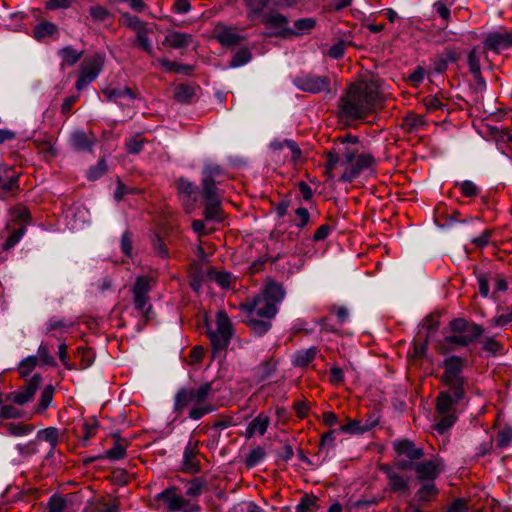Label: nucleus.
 <instances>
[{
  "label": "nucleus",
  "mask_w": 512,
  "mask_h": 512,
  "mask_svg": "<svg viewBox=\"0 0 512 512\" xmlns=\"http://www.w3.org/2000/svg\"><path fill=\"white\" fill-rule=\"evenodd\" d=\"M444 374L443 381L453 391L456 399H461L464 395L463 378L461 376L463 369V360L459 356H450L443 362Z\"/></svg>",
  "instance_id": "obj_7"
},
{
  "label": "nucleus",
  "mask_w": 512,
  "mask_h": 512,
  "mask_svg": "<svg viewBox=\"0 0 512 512\" xmlns=\"http://www.w3.org/2000/svg\"><path fill=\"white\" fill-rule=\"evenodd\" d=\"M381 471L387 475L391 490L400 493L408 491V480L403 474L387 465L381 466Z\"/></svg>",
  "instance_id": "obj_18"
},
{
  "label": "nucleus",
  "mask_w": 512,
  "mask_h": 512,
  "mask_svg": "<svg viewBox=\"0 0 512 512\" xmlns=\"http://www.w3.org/2000/svg\"><path fill=\"white\" fill-rule=\"evenodd\" d=\"M5 427H6V430L9 435L17 436V437L27 435V434L31 433L33 430L32 425L23 424V423H14V422L7 423L5 425Z\"/></svg>",
  "instance_id": "obj_45"
},
{
  "label": "nucleus",
  "mask_w": 512,
  "mask_h": 512,
  "mask_svg": "<svg viewBox=\"0 0 512 512\" xmlns=\"http://www.w3.org/2000/svg\"><path fill=\"white\" fill-rule=\"evenodd\" d=\"M197 454V442H189L185 448L183 460L185 469L191 473H198L200 469L199 463L196 461Z\"/></svg>",
  "instance_id": "obj_24"
},
{
  "label": "nucleus",
  "mask_w": 512,
  "mask_h": 512,
  "mask_svg": "<svg viewBox=\"0 0 512 512\" xmlns=\"http://www.w3.org/2000/svg\"><path fill=\"white\" fill-rule=\"evenodd\" d=\"M437 495L438 489L434 483L425 484L416 492V498L423 503L433 501Z\"/></svg>",
  "instance_id": "obj_36"
},
{
  "label": "nucleus",
  "mask_w": 512,
  "mask_h": 512,
  "mask_svg": "<svg viewBox=\"0 0 512 512\" xmlns=\"http://www.w3.org/2000/svg\"><path fill=\"white\" fill-rule=\"evenodd\" d=\"M262 23L269 30L268 37H292L297 33L288 26V19L279 13L270 14L262 18Z\"/></svg>",
  "instance_id": "obj_11"
},
{
  "label": "nucleus",
  "mask_w": 512,
  "mask_h": 512,
  "mask_svg": "<svg viewBox=\"0 0 512 512\" xmlns=\"http://www.w3.org/2000/svg\"><path fill=\"white\" fill-rule=\"evenodd\" d=\"M58 27L52 22H42L33 29V37L37 41H45L48 37L57 35Z\"/></svg>",
  "instance_id": "obj_26"
},
{
  "label": "nucleus",
  "mask_w": 512,
  "mask_h": 512,
  "mask_svg": "<svg viewBox=\"0 0 512 512\" xmlns=\"http://www.w3.org/2000/svg\"><path fill=\"white\" fill-rule=\"evenodd\" d=\"M94 141L95 139L92 134H86L83 131H76L71 137V144L78 151H89Z\"/></svg>",
  "instance_id": "obj_25"
},
{
  "label": "nucleus",
  "mask_w": 512,
  "mask_h": 512,
  "mask_svg": "<svg viewBox=\"0 0 512 512\" xmlns=\"http://www.w3.org/2000/svg\"><path fill=\"white\" fill-rule=\"evenodd\" d=\"M359 137L347 135L339 137L334 143L333 148L326 153L328 170L336 165L343 166V172L340 180L351 182L357 179L366 169L376 165L375 157L369 152L359 151Z\"/></svg>",
  "instance_id": "obj_2"
},
{
  "label": "nucleus",
  "mask_w": 512,
  "mask_h": 512,
  "mask_svg": "<svg viewBox=\"0 0 512 512\" xmlns=\"http://www.w3.org/2000/svg\"><path fill=\"white\" fill-rule=\"evenodd\" d=\"M212 397L211 383L181 389L175 396L174 411L180 413L190 407L189 417L198 420L216 409V406L209 401Z\"/></svg>",
  "instance_id": "obj_4"
},
{
  "label": "nucleus",
  "mask_w": 512,
  "mask_h": 512,
  "mask_svg": "<svg viewBox=\"0 0 512 512\" xmlns=\"http://www.w3.org/2000/svg\"><path fill=\"white\" fill-rule=\"evenodd\" d=\"M204 215L207 220L221 221L222 220V209L220 206V200H208L204 210Z\"/></svg>",
  "instance_id": "obj_34"
},
{
  "label": "nucleus",
  "mask_w": 512,
  "mask_h": 512,
  "mask_svg": "<svg viewBox=\"0 0 512 512\" xmlns=\"http://www.w3.org/2000/svg\"><path fill=\"white\" fill-rule=\"evenodd\" d=\"M265 456L266 453L262 447L251 450L245 460L246 467L252 469V467L258 466L264 460Z\"/></svg>",
  "instance_id": "obj_41"
},
{
  "label": "nucleus",
  "mask_w": 512,
  "mask_h": 512,
  "mask_svg": "<svg viewBox=\"0 0 512 512\" xmlns=\"http://www.w3.org/2000/svg\"><path fill=\"white\" fill-rule=\"evenodd\" d=\"M195 95V89L188 85H180L175 90V99L179 103H190Z\"/></svg>",
  "instance_id": "obj_40"
},
{
  "label": "nucleus",
  "mask_w": 512,
  "mask_h": 512,
  "mask_svg": "<svg viewBox=\"0 0 512 512\" xmlns=\"http://www.w3.org/2000/svg\"><path fill=\"white\" fill-rule=\"evenodd\" d=\"M59 54L62 57L63 62L69 66L76 64L82 57V51H78L72 46L62 48Z\"/></svg>",
  "instance_id": "obj_38"
},
{
  "label": "nucleus",
  "mask_w": 512,
  "mask_h": 512,
  "mask_svg": "<svg viewBox=\"0 0 512 512\" xmlns=\"http://www.w3.org/2000/svg\"><path fill=\"white\" fill-rule=\"evenodd\" d=\"M203 484L198 479L193 480L186 490V495L189 497H197L202 493Z\"/></svg>",
  "instance_id": "obj_63"
},
{
  "label": "nucleus",
  "mask_w": 512,
  "mask_h": 512,
  "mask_svg": "<svg viewBox=\"0 0 512 512\" xmlns=\"http://www.w3.org/2000/svg\"><path fill=\"white\" fill-rule=\"evenodd\" d=\"M177 189L183 204L187 208H193L197 201L198 187L186 178L177 180Z\"/></svg>",
  "instance_id": "obj_16"
},
{
  "label": "nucleus",
  "mask_w": 512,
  "mask_h": 512,
  "mask_svg": "<svg viewBox=\"0 0 512 512\" xmlns=\"http://www.w3.org/2000/svg\"><path fill=\"white\" fill-rule=\"evenodd\" d=\"M66 502L61 497L53 496L49 501L48 512H63Z\"/></svg>",
  "instance_id": "obj_62"
},
{
  "label": "nucleus",
  "mask_w": 512,
  "mask_h": 512,
  "mask_svg": "<svg viewBox=\"0 0 512 512\" xmlns=\"http://www.w3.org/2000/svg\"><path fill=\"white\" fill-rule=\"evenodd\" d=\"M512 45V35L505 31L490 33L484 40V50H491L500 53Z\"/></svg>",
  "instance_id": "obj_14"
},
{
  "label": "nucleus",
  "mask_w": 512,
  "mask_h": 512,
  "mask_svg": "<svg viewBox=\"0 0 512 512\" xmlns=\"http://www.w3.org/2000/svg\"><path fill=\"white\" fill-rule=\"evenodd\" d=\"M317 354L318 348L316 346H311L310 348L307 349L298 350L294 354V357H292V363H294V365L296 366L304 367L308 365L311 361H313Z\"/></svg>",
  "instance_id": "obj_27"
},
{
  "label": "nucleus",
  "mask_w": 512,
  "mask_h": 512,
  "mask_svg": "<svg viewBox=\"0 0 512 512\" xmlns=\"http://www.w3.org/2000/svg\"><path fill=\"white\" fill-rule=\"evenodd\" d=\"M377 425V421L362 424L359 420H349L340 427V431L348 434H363Z\"/></svg>",
  "instance_id": "obj_28"
},
{
  "label": "nucleus",
  "mask_w": 512,
  "mask_h": 512,
  "mask_svg": "<svg viewBox=\"0 0 512 512\" xmlns=\"http://www.w3.org/2000/svg\"><path fill=\"white\" fill-rule=\"evenodd\" d=\"M127 444L125 440L118 438L113 448L106 450L103 458L113 461L122 460L126 456Z\"/></svg>",
  "instance_id": "obj_31"
},
{
  "label": "nucleus",
  "mask_w": 512,
  "mask_h": 512,
  "mask_svg": "<svg viewBox=\"0 0 512 512\" xmlns=\"http://www.w3.org/2000/svg\"><path fill=\"white\" fill-rule=\"evenodd\" d=\"M123 20L125 25L133 30L136 34L147 29L146 23L141 21L137 16L126 13L123 14Z\"/></svg>",
  "instance_id": "obj_46"
},
{
  "label": "nucleus",
  "mask_w": 512,
  "mask_h": 512,
  "mask_svg": "<svg viewBox=\"0 0 512 512\" xmlns=\"http://www.w3.org/2000/svg\"><path fill=\"white\" fill-rule=\"evenodd\" d=\"M285 290L282 284L268 281L257 295L241 304L246 314V323L257 336H262L271 328V319L278 312V304L284 299Z\"/></svg>",
  "instance_id": "obj_1"
},
{
  "label": "nucleus",
  "mask_w": 512,
  "mask_h": 512,
  "mask_svg": "<svg viewBox=\"0 0 512 512\" xmlns=\"http://www.w3.org/2000/svg\"><path fill=\"white\" fill-rule=\"evenodd\" d=\"M315 26L316 21L314 18H302L294 21V28L302 33L310 32Z\"/></svg>",
  "instance_id": "obj_56"
},
{
  "label": "nucleus",
  "mask_w": 512,
  "mask_h": 512,
  "mask_svg": "<svg viewBox=\"0 0 512 512\" xmlns=\"http://www.w3.org/2000/svg\"><path fill=\"white\" fill-rule=\"evenodd\" d=\"M270 424V417L261 412L248 425L246 433L249 437L255 434L264 435Z\"/></svg>",
  "instance_id": "obj_23"
},
{
  "label": "nucleus",
  "mask_w": 512,
  "mask_h": 512,
  "mask_svg": "<svg viewBox=\"0 0 512 512\" xmlns=\"http://www.w3.org/2000/svg\"><path fill=\"white\" fill-rule=\"evenodd\" d=\"M136 43L147 53H152V46L148 38V29L137 33Z\"/></svg>",
  "instance_id": "obj_60"
},
{
  "label": "nucleus",
  "mask_w": 512,
  "mask_h": 512,
  "mask_svg": "<svg viewBox=\"0 0 512 512\" xmlns=\"http://www.w3.org/2000/svg\"><path fill=\"white\" fill-rule=\"evenodd\" d=\"M393 447L398 455H403L411 461L419 460L424 456L423 449L416 447L414 443L409 440L396 441Z\"/></svg>",
  "instance_id": "obj_19"
},
{
  "label": "nucleus",
  "mask_w": 512,
  "mask_h": 512,
  "mask_svg": "<svg viewBox=\"0 0 512 512\" xmlns=\"http://www.w3.org/2000/svg\"><path fill=\"white\" fill-rule=\"evenodd\" d=\"M216 39L223 45H235L242 41V36L235 33L233 29L225 27L218 32Z\"/></svg>",
  "instance_id": "obj_33"
},
{
  "label": "nucleus",
  "mask_w": 512,
  "mask_h": 512,
  "mask_svg": "<svg viewBox=\"0 0 512 512\" xmlns=\"http://www.w3.org/2000/svg\"><path fill=\"white\" fill-rule=\"evenodd\" d=\"M152 285V278L141 276L136 278V281L132 287L134 307L141 315L145 317H148V313L151 310L148 293Z\"/></svg>",
  "instance_id": "obj_9"
},
{
  "label": "nucleus",
  "mask_w": 512,
  "mask_h": 512,
  "mask_svg": "<svg viewBox=\"0 0 512 512\" xmlns=\"http://www.w3.org/2000/svg\"><path fill=\"white\" fill-rule=\"evenodd\" d=\"M294 213H296V220H294V225L299 228L306 227L311 219L309 211L304 207H300Z\"/></svg>",
  "instance_id": "obj_55"
},
{
  "label": "nucleus",
  "mask_w": 512,
  "mask_h": 512,
  "mask_svg": "<svg viewBox=\"0 0 512 512\" xmlns=\"http://www.w3.org/2000/svg\"><path fill=\"white\" fill-rule=\"evenodd\" d=\"M207 336L214 357L228 347L233 337V324L224 311L220 310L216 313L214 326H207Z\"/></svg>",
  "instance_id": "obj_5"
},
{
  "label": "nucleus",
  "mask_w": 512,
  "mask_h": 512,
  "mask_svg": "<svg viewBox=\"0 0 512 512\" xmlns=\"http://www.w3.org/2000/svg\"><path fill=\"white\" fill-rule=\"evenodd\" d=\"M37 354L42 363L51 366L56 365L55 358L51 355L47 344H40L37 349Z\"/></svg>",
  "instance_id": "obj_52"
},
{
  "label": "nucleus",
  "mask_w": 512,
  "mask_h": 512,
  "mask_svg": "<svg viewBox=\"0 0 512 512\" xmlns=\"http://www.w3.org/2000/svg\"><path fill=\"white\" fill-rule=\"evenodd\" d=\"M192 41V35L173 31L164 36L163 44L175 49H181L189 46Z\"/></svg>",
  "instance_id": "obj_22"
},
{
  "label": "nucleus",
  "mask_w": 512,
  "mask_h": 512,
  "mask_svg": "<svg viewBox=\"0 0 512 512\" xmlns=\"http://www.w3.org/2000/svg\"><path fill=\"white\" fill-rule=\"evenodd\" d=\"M202 196L205 201L219 199L216 180L202 179Z\"/></svg>",
  "instance_id": "obj_44"
},
{
  "label": "nucleus",
  "mask_w": 512,
  "mask_h": 512,
  "mask_svg": "<svg viewBox=\"0 0 512 512\" xmlns=\"http://www.w3.org/2000/svg\"><path fill=\"white\" fill-rule=\"evenodd\" d=\"M317 498L315 496L305 495L299 504L296 505V512H313L317 508Z\"/></svg>",
  "instance_id": "obj_49"
},
{
  "label": "nucleus",
  "mask_w": 512,
  "mask_h": 512,
  "mask_svg": "<svg viewBox=\"0 0 512 512\" xmlns=\"http://www.w3.org/2000/svg\"><path fill=\"white\" fill-rule=\"evenodd\" d=\"M155 499L163 501L170 512H197L200 509L198 505L189 503L179 494L175 486L164 489L155 496Z\"/></svg>",
  "instance_id": "obj_8"
},
{
  "label": "nucleus",
  "mask_w": 512,
  "mask_h": 512,
  "mask_svg": "<svg viewBox=\"0 0 512 512\" xmlns=\"http://www.w3.org/2000/svg\"><path fill=\"white\" fill-rule=\"evenodd\" d=\"M426 125L425 117L416 113H408L402 122V127L408 132L424 129Z\"/></svg>",
  "instance_id": "obj_29"
},
{
  "label": "nucleus",
  "mask_w": 512,
  "mask_h": 512,
  "mask_svg": "<svg viewBox=\"0 0 512 512\" xmlns=\"http://www.w3.org/2000/svg\"><path fill=\"white\" fill-rule=\"evenodd\" d=\"M54 394L55 388L53 385H48L45 388H43L42 394H40V398L35 411L38 413L47 411L49 409V406L53 402Z\"/></svg>",
  "instance_id": "obj_30"
},
{
  "label": "nucleus",
  "mask_w": 512,
  "mask_h": 512,
  "mask_svg": "<svg viewBox=\"0 0 512 512\" xmlns=\"http://www.w3.org/2000/svg\"><path fill=\"white\" fill-rule=\"evenodd\" d=\"M37 439L40 441H46L48 444L55 448L59 441V431L55 427H48L42 429L37 433Z\"/></svg>",
  "instance_id": "obj_37"
},
{
  "label": "nucleus",
  "mask_w": 512,
  "mask_h": 512,
  "mask_svg": "<svg viewBox=\"0 0 512 512\" xmlns=\"http://www.w3.org/2000/svg\"><path fill=\"white\" fill-rule=\"evenodd\" d=\"M455 186L460 189L461 194L464 197H468V198L475 197L479 193V188L476 186L475 183H473L470 180H464V181H461V182H456Z\"/></svg>",
  "instance_id": "obj_48"
},
{
  "label": "nucleus",
  "mask_w": 512,
  "mask_h": 512,
  "mask_svg": "<svg viewBox=\"0 0 512 512\" xmlns=\"http://www.w3.org/2000/svg\"><path fill=\"white\" fill-rule=\"evenodd\" d=\"M144 142H145V139L143 137H141L140 135H137V136L131 138L126 143V149H127L128 153L138 154L142 150Z\"/></svg>",
  "instance_id": "obj_57"
},
{
  "label": "nucleus",
  "mask_w": 512,
  "mask_h": 512,
  "mask_svg": "<svg viewBox=\"0 0 512 512\" xmlns=\"http://www.w3.org/2000/svg\"><path fill=\"white\" fill-rule=\"evenodd\" d=\"M246 7L249 9L247 17L254 20L268 4L269 0H244Z\"/></svg>",
  "instance_id": "obj_39"
},
{
  "label": "nucleus",
  "mask_w": 512,
  "mask_h": 512,
  "mask_svg": "<svg viewBox=\"0 0 512 512\" xmlns=\"http://www.w3.org/2000/svg\"><path fill=\"white\" fill-rule=\"evenodd\" d=\"M379 101V87L375 82L351 84L340 98L339 115L348 120L365 118Z\"/></svg>",
  "instance_id": "obj_3"
},
{
  "label": "nucleus",
  "mask_w": 512,
  "mask_h": 512,
  "mask_svg": "<svg viewBox=\"0 0 512 512\" xmlns=\"http://www.w3.org/2000/svg\"><path fill=\"white\" fill-rule=\"evenodd\" d=\"M18 175L13 169L0 162V189L4 192L12 191L17 185Z\"/></svg>",
  "instance_id": "obj_21"
},
{
  "label": "nucleus",
  "mask_w": 512,
  "mask_h": 512,
  "mask_svg": "<svg viewBox=\"0 0 512 512\" xmlns=\"http://www.w3.org/2000/svg\"><path fill=\"white\" fill-rule=\"evenodd\" d=\"M275 362L273 359L263 361L256 369L260 380L267 379L275 369Z\"/></svg>",
  "instance_id": "obj_51"
},
{
  "label": "nucleus",
  "mask_w": 512,
  "mask_h": 512,
  "mask_svg": "<svg viewBox=\"0 0 512 512\" xmlns=\"http://www.w3.org/2000/svg\"><path fill=\"white\" fill-rule=\"evenodd\" d=\"M21 413L15 406H3L0 410V417L10 419V418H18Z\"/></svg>",
  "instance_id": "obj_64"
},
{
  "label": "nucleus",
  "mask_w": 512,
  "mask_h": 512,
  "mask_svg": "<svg viewBox=\"0 0 512 512\" xmlns=\"http://www.w3.org/2000/svg\"><path fill=\"white\" fill-rule=\"evenodd\" d=\"M423 103L429 111L443 109L445 106V104L437 96L433 95H429L423 98Z\"/></svg>",
  "instance_id": "obj_61"
},
{
  "label": "nucleus",
  "mask_w": 512,
  "mask_h": 512,
  "mask_svg": "<svg viewBox=\"0 0 512 512\" xmlns=\"http://www.w3.org/2000/svg\"><path fill=\"white\" fill-rule=\"evenodd\" d=\"M102 94L108 101L118 103L121 106H129L136 99L135 92L128 87L108 86L102 90Z\"/></svg>",
  "instance_id": "obj_15"
},
{
  "label": "nucleus",
  "mask_w": 512,
  "mask_h": 512,
  "mask_svg": "<svg viewBox=\"0 0 512 512\" xmlns=\"http://www.w3.org/2000/svg\"><path fill=\"white\" fill-rule=\"evenodd\" d=\"M449 327L453 335L446 337L445 342L461 347L474 342L483 333L481 326L469 323L461 318L452 320Z\"/></svg>",
  "instance_id": "obj_6"
},
{
  "label": "nucleus",
  "mask_w": 512,
  "mask_h": 512,
  "mask_svg": "<svg viewBox=\"0 0 512 512\" xmlns=\"http://www.w3.org/2000/svg\"><path fill=\"white\" fill-rule=\"evenodd\" d=\"M101 68L102 59L99 56L86 59L81 65V72L76 82V89L80 91L94 81Z\"/></svg>",
  "instance_id": "obj_12"
},
{
  "label": "nucleus",
  "mask_w": 512,
  "mask_h": 512,
  "mask_svg": "<svg viewBox=\"0 0 512 512\" xmlns=\"http://www.w3.org/2000/svg\"><path fill=\"white\" fill-rule=\"evenodd\" d=\"M292 407L296 411V415L301 419L307 417L311 409L310 403L306 400H298L292 404Z\"/></svg>",
  "instance_id": "obj_59"
},
{
  "label": "nucleus",
  "mask_w": 512,
  "mask_h": 512,
  "mask_svg": "<svg viewBox=\"0 0 512 512\" xmlns=\"http://www.w3.org/2000/svg\"><path fill=\"white\" fill-rule=\"evenodd\" d=\"M485 58V50L481 46L473 47L467 56V63L470 72L475 79H481V60Z\"/></svg>",
  "instance_id": "obj_20"
},
{
  "label": "nucleus",
  "mask_w": 512,
  "mask_h": 512,
  "mask_svg": "<svg viewBox=\"0 0 512 512\" xmlns=\"http://www.w3.org/2000/svg\"><path fill=\"white\" fill-rule=\"evenodd\" d=\"M38 362V357L35 355H30L21 360V362L18 365V372L20 377L25 378L27 377L32 370L36 367Z\"/></svg>",
  "instance_id": "obj_42"
},
{
  "label": "nucleus",
  "mask_w": 512,
  "mask_h": 512,
  "mask_svg": "<svg viewBox=\"0 0 512 512\" xmlns=\"http://www.w3.org/2000/svg\"><path fill=\"white\" fill-rule=\"evenodd\" d=\"M413 469L418 474V480L425 481L437 478L443 466L439 461H425L413 465Z\"/></svg>",
  "instance_id": "obj_17"
},
{
  "label": "nucleus",
  "mask_w": 512,
  "mask_h": 512,
  "mask_svg": "<svg viewBox=\"0 0 512 512\" xmlns=\"http://www.w3.org/2000/svg\"><path fill=\"white\" fill-rule=\"evenodd\" d=\"M441 418L438 420V422L435 425V429L440 433H445L449 428L453 426V424L456 421V417L453 413L447 412V413H440Z\"/></svg>",
  "instance_id": "obj_47"
},
{
  "label": "nucleus",
  "mask_w": 512,
  "mask_h": 512,
  "mask_svg": "<svg viewBox=\"0 0 512 512\" xmlns=\"http://www.w3.org/2000/svg\"><path fill=\"white\" fill-rule=\"evenodd\" d=\"M25 231V228L23 226L13 229L12 231L9 230V226H6V228L2 231V234L8 233L7 238L5 242L2 245L3 251H7L11 248H13L21 239Z\"/></svg>",
  "instance_id": "obj_32"
},
{
  "label": "nucleus",
  "mask_w": 512,
  "mask_h": 512,
  "mask_svg": "<svg viewBox=\"0 0 512 512\" xmlns=\"http://www.w3.org/2000/svg\"><path fill=\"white\" fill-rule=\"evenodd\" d=\"M251 60V52L248 49L239 50L234 57H232V67H239L245 65Z\"/></svg>",
  "instance_id": "obj_54"
},
{
  "label": "nucleus",
  "mask_w": 512,
  "mask_h": 512,
  "mask_svg": "<svg viewBox=\"0 0 512 512\" xmlns=\"http://www.w3.org/2000/svg\"><path fill=\"white\" fill-rule=\"evenodd\" d=\"M453 4V0H438L434 3L433 9L439 15V17L446 22L450 20V7Z\"/></svg>",
  "instance_id": "obj_43"
},
{
  "label": "nucleus",
  "mask_w": 512,
  "mask_h": 512,
  "mask_svg": "<svg viewBox=\"0 0 512 512\" xmlns=\"http://www.w3.org/2000/svg\"><path fill=\"white\" fill-rule=\"evenodd\" d=\"M40 382L41 376L37 373L34 374L25 386L17 391L10 393L7 396V400L13 402L16 405H25L29 403L39 388Z\"/></svg>",
  "instance_id": "obj_13"
},
{
  "label": "nucleus",
  "mask_w": 512,
  "mask_h": 512,
  "mask_svg": "<svg viewBox=\"0 0 512 512\" xmlns=\"http://www.w3.org/2000/svg\"><path fill=\"white\" fill-rule=\"evenodd\" d=\"M294 85L301 91L319 94L330 91V79L312 73H302L294 79Z\"/></svg>",
  "instance_id": "obj_10"
},
{
  "label": "nucleus",
  "mask_w": 512,
  "mask_h": 512,
  "mask_svg": "<svg viewBox=\"0 0 512 512\" xmlns=\"http://www.w3.org/2000/svg\"><path fill=\"white\" fill-rule=\"evenodd\" d=\"M202 174L203 179L216 180V178L222 174V169L217 164H206L204 165Z\"/></svg>",
  "instance_id": "obj_58"
},
{
  "label": "nucleus",
  "mask_w": 512,
  "mask_h": 512,
  "mask_svg": "<svg viewBox=\"0 0 512 512\" xmlns=\"http://www.w3.org/2000/svg\"><path fill=\"white\" fill-rule=\"evenodd\" d=\"M460 399H456L454 394L452 395L448 392H442L437 399V411L439 413H447L450 412L453 405L456 404Z\"/></svg>",
  "instance_id": "obj_35"
},
{
  "label": "nucleus",
  "mask_w": 512,
  "mask_h": 512,
  "mask_svg": "<svg viewBox=\"0 0 512 512\" xmlns=\"http://www.w3.org/2000/svg\"><path fill=\"white\" fill-rule=\"evenodd\" d=\"M89 15L95 22H103L109 18V10L101 5H94L89 8Z\"/></svg>",
  "instance_id": "obj_50"
},
{
  "label": "nucleus",
  "mask_w": 512,
  "mask_h": 512,
  "mask_svg": "<svg viewBox=\"0 0 512 512\" xmlns=\"http://www.w3.org/2000/svg\"><path fill=\"white\" fill-rule=\"evenodd\" d=\"M107 171V164L103 160H98V163L90 167L87 172V177L90 180L100 178Z\"/></svg>",
  "instance_id": "obj_53"
}]
</instances>
